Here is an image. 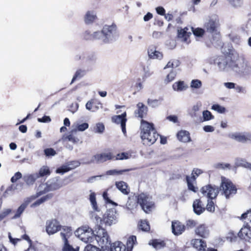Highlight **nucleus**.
<instances>
[{"label": "nucleus", "instance_id": "f257e3e1", "mask_svg": "<svg viewBox=\"0 0 251 251\" xmlns=\"http://www.w3.org/2000/svg\"><path fill=\"white\" fill-rule=\"evenodd\" d=\"M140 136L144 145L151 146L153 144L158 138L152 123H149L144 120L141 121Z\"/></svg>", "mask_w": 251, "mask_h": 251}, {"label": "nucleus", "instance_id": "f03ea898", "mask_svg": "<svg viewBox=\"0 0 251 251\" xmlns=\"http://www.w3.org/2000/svg\"><path fill=\"white\" fill-rule=\"evenodd\" d=\"M96 39L101 43L108 44L115 41L118 38L117 27L115 24L105 25L101 31H96Z\"/></svg>", "mask_w": 251, "mask_h": 251}, {"label": "nucleus", "instance_id": "7ed1b4c3", "mask_svg": "<svg viewBox=\"0 0 251 251\" xmlns=\"http://www.w3.org/2000/svg\"><path fill=\"white\" fill-rule=\"evenodd\" d=\"M91 219L95 221L96 225H100V226L103 224L106 226H110L113 224H115L118 222V214L114 209H109L104 213L102 218L98 217L94 212L90 213Z\"/></svg>", "mask_w": 251, "mask_h": 251}, {"label": "nucleus", "instance_id": "20e7f679", "mask_svg": "<svg viewBox=\"0 0 251 251\" xmlns=\"http://www.w3.org/2000/svg\"><path fill=\"white\" fill-rule=\"evenodd\" d=\"M235 57L232 58L231 54L225 56H218L214 59V64L217 66L219 71L227 72L233 70V65L235 62Z\"/></svg>", "mask_w": 251, "mask_h": 251}, {"label": "nucleus", "instance_id": "39448f33", "mask_svg": "<svg viewBox=\"0 0 251 251\" xmlns=\"http://www.w3.org/2000/svg\"><path fill=\"white\" fill-rule=\"evenodd\" d=\"M95 244H98L102 248L107 247L110 244L109 236L106 230L100 225H96L94 230Z\"/></svg>", "mask_w": 251, "mask_h": 251}, {"label": "nucleus", "instance_id": "423d86ee", "mask_svg": "<svg viewBox=\"0 0 251 251\" xmlns=\"http://www.w3.org/2000/svg\"><path fill=\"white\" fill-rule=\"evenodd\" d=\"M219 27V19L216 15L210 17L204 24V29L207 32L212 34L213 41H218L220 38Z\"/></svg>", "mask_w": 251, "mask_h": 251}, {"label": "nucleus", "instance_id": "0eeeda50", "mask_svg": "<svg viewBox=\"0 0 251 251\" xmlns=\"http://www.w3.org/2000/svg\"><path fill=\"white\" fill-rule=\"evenodd\" d=\"M233 71L243 78H249L251 76V64L247 60L237 61L235 60Z\"/></svg>", "mask_w": 251, "mask_h": 251}, {"label": "nucleus", "instance_id": "6e6552de", "mask_svg": "<svg viewBox=\"0 0 251 251\" xmlns=\"http://www.w3.org/2000/svg\"><path fill=\"white\" fill-rule=\"evenodd\" d=\"M75 233L76 236L84 243L95 244L94 231L88 226L79 227Z\"/></svg>", "mask_w": 251, "mask_h": 251}, {"label": "nucleus", "instance_id": "1a4fd4ad", "mask_svg": "<svg viewBox=\"0 0 251 251\" xmlns=\"http://www.w3.org/2000/svg\"><path fill=\"white\" fill-rule=\"evenodd\" d=\"M220 188L222 191V194L226 199L232 197L237 193V188L235 185L229 179L225 177H221Z\"/></svg>", "mask_w": 251, "mask_h": 251}, {"label": "nucleus", "instance_id": "9d476101", "mask_svg": "<svg viewBox=\"0 0 251 251\" xmlns=\"http://www.w3.org/2000/svg\"><path fill=\"white\" fill-rule=\"evenodd\" d=\"M137 203L140 204L142 209L146 212L149 213L151 210L153 203L151 197L144 193L139 195L137 197Z\"/></svg>", "mask_w": 251, "mask_h": 251}, {"label": "nucleus", "instance_id": "9b49d317", "mask_svg": "<svg viewBox=\"0 0 251 251\" xmlns=\"http://www.w3.org/2000/svg\"><path fill=\"white\" fill-rule=\"evenodd\" d=\"M115 156L110 151H105L94 155L91 160L86 162V164L102 163L108 160H112Z\"/></svg>", "mask_w": 251, "mask_h": 251}, {"label": "nucleus", "instance_id": "f8f14e48", "mask_svg": "<svg viewBox=\"0 0 251 251\" xmlns=\"http://www.w3.org/2000/svg\"><path fill=\"white\" fill-rule=\"evenodd\" d=\"M46 231L48 235H53L61 230L64 226H62L59 222L55 219L48 220L46 223ZM63 230V229H62ZM62 231H63L62 230Z\"/></svg>", "mask_w": 251, "mask_h": 251}, {"label": "nucleus", "instance_id": "ddd939ff", "mask_svg": "<svg viewBox=\"0 0 251 251\" xmlns=\"http://www.w3.org/2000/svg\"><path fill=\"white\" fill-rule=\"evenodd\" d=\"M63 231H61L60 235L62 238L64 246L63 251H78L69 244L68 239L72 235V229L70 227H64Z\"/></svg>", "mask_w": 251, "mask_h": 251}, {"label": "nucleus", "instance_id": "4468645a", "mask_svg": "<svg viewBox=\"0 0 251 251\" xmlns=\"http://www.w3.org/2000/svg\"><path fill=\"white\" fill-rule=\"evenodd\" d=\"M201 192L209 199L213 200L218 195L219 188L215 185H207L201 188Z\"/></svg>", "mask_w": 251, "mask_h": 251}, {"label": "nucleus", "instance_id": "2eb2a0df", "mask_svg": "<svg viewBox=\"0 0 251 251\" xmlns=\"http://www.w3.org/2000/svg\"><path fill=\"white\" fill-rule=\"evenodd\" d=\"M66 179H62L56 177L53 178L47 182L48 190L49 191H55L67 184Z\"/></svg>", "mask_w": 251, "mask_h": 251}, {"label": "nucleus", "instance_id": "dca6fc26", "mask_svg": "<svg viewBox=\"0 0 251 251\" xmlns=\"http://www.w3.org/2000/svg\"><path fill=\"white\" fill-rule=\"evenodd\" d=\"M75 59L76 61L81 60L83 63L93 64L96 62L97 57L94 53H81L76 55Z\"/></svg>", "mask_w": 251, "mask_h": 251}, {"label": "nucleus", "instance_id": "f3484780", "mask_svg": "<svg viewBox=\"0 0 251 251\" xmlns=\"http://www.w3.org/2000/svg\"><path fill=\"white\" fill-rule=\"evenodd\" d=\"M228 137L241 143H245L248 141H251V134L248 133L233 132L229 133Z\"/></svg>", "mask_w": 251, "mask_h": 251}, {"label": "nucleus", "instance_id": "a211bd4d", "mask_svg": "<svg viewBox=\"0 0 251 251\" xmlns=\"http://www.w3.org/2000/svg\"><path fill=\"white\" fill-rule=\"evenodd\" d=\"M238 236L242 241L251 243V227L248 225L243 226L238 233Z\"/></svg>", "mask_w": 251, "mask_h": 251}, {"label": "nucleus", "instance_id": "6ab92c4d", "mask_svg": "<svg viewBox=\"0 0 251 251\" xmlns=\"http://www.w3.org/2000/svg\"><path fill=\"white\" fill-rule=\"evenodd\" d=\"M126 113L125 112L121 115L114 116L112 117V121L113 123L116 124H121L122 132L125 135H126Z\"/></svg>", "mask_w": 251, "mask_h": 251}, {"label": "nucleus", "instance_id": "aec40b11", "mask_svg": "<svg viewBox=\"0 0 251 251\" xmlns=\"http://www.w3.org/2000/svg\"><path fill=\"white\" fill-rule=\"evenodd\" d=\"M80 163L77 160L72 161L67 163V165L62 166L56 170V173L63 174L71 170L74 169L78 167Z\"/></svg>", "mask_w": 251, "mask_h": 251}, {"label": "nucleus", "instance_id": "412c9836", "mask_svg": "<svg viewBox=\"0 0 251 251\" xmlns=\"http://www.w3.org/2000/svg\"><path fill=\"white\" fill-rule=\"evenodd\" d=\"M195 234L201 238H206L210 234L208 227L204 224H201L197 226L195 229Z\"/></svg>", "mask_w": 251, "mask_h": 251}, {"label": "nucleus", "instance_id": "4be33fe9", "mask_svg": "<svg viewBox=\"0 0 251 251\" xmlns=\"http://www.w3.org/2000/svg\"><path fill=\"white\" fill-rule=\"evenodd\" d=\"M185 229V226L181 222L178 221H175L172 222V232L176 235L181 234Z\"/></svg>", "mask_w": 251, "mask_h": 251}, {"label": "nucleus", "instance_id": "5701e85b", "mask_svg": "<svg viewBox=\"0 0 251 251\" xmlns=\"http://www.w3.org/2000/svg\"><path fill=\"white\" fill-rule=\"evenodd\" d=\"M148 55L151 59H161L163 58L162 52L156 50V47L153 46H150L148 50Z\"/></svg>", "mask_w": 251, "mask_h": 251}, {"label": "nucleus", "instance_id": "b1692460", "mask_svg": "<svg viewBox=\"0 0 251 251\" xmlns=\"http://www.w3.org/2000/svg\"><path fill=\"white\" fill-rule=\"evenodd\" d=\"M191 245L193 247L196 249L197 250L199 251H203L205 250V248L206 247V242L200 239H194L191 240Z\"/></svg>", "mask_w": 251, "mask_h": 251}, {"label": "nucleus", "instance_id": "393cba45", "mask_svg": "<svg viewBox=\"0 0 251 251\" xmlns=\"http://www.w3.org/2000/svg\"><path fill=\"white\" fill-rule=\"evenodd\" d=\"M76 132L77 130L76 129H72L67 135L63 136L62 140L63 141H69L74 144H77L79 140L75 136Z\"/></svg>", "mask_w": 251, "mask_h": 251}, {"label": "nucleus", "instance_id": "a878e982", "mask_svg": "<svg viewBox=\"0 0 251 251\" xmlns=\"http://www.w3.org/2000/svg\"><path fill=\"white\" fill-rule=\"evenodd\" d=\"M137 109L135 111V114L138 117L142 118L147 114L148 107L143 103L139 102L137 104Z\"/></svg>", "mask_w": 251, "mask_h": 251}, {"label": "nucleus", "instance_id": "bb28decb", "mask_svg": "<svg viewBox=\"0 0 251 251\" xmlns=\"http://www.w3.org/2000/svg\"><path fill=\"white\" fill-rule=\"evenodd\" d=\"M31 199L28 198H27L17 209L16 214L14 215V216L12 217L13 219H16L18 218H19L22 214L23 213L26 207H27V205L29 203V202L31 201Z\"/></svg>", "mask_w": 251, "mask_h": 251}, {"label": "nucleus", "instance_id": "cd10ccee", "mask_svg": "<svg viewBox=\"0 0 251 251\" xmlns=\"http://www.w3.org/2000/svg\"><path fill=\"white\" fill-rule=\"evenodd\" d=\"M194 212L197 215H201L205 211V208L202 206L201 201L197 199L194 201L193 203Z\"/></svg>", "mask_w": 251, "mask_h": 251}, {"label": "nucleus", "instance_id": "c85d7f7f", "mask_svg": "<svg viewBox=\"0 0 251 251\" xmlns=\"http://www.w3.org/2000/svg\"><path fill=\"white\" fill-rule=\"evenodd\" d=\"M115 185L117 188L124 195H128L130 192V189L127 184L124 181H116Z\"/></svg>", "mask_w": 251, "mask_h": 251}, {"label": "nucleus", "instance_id": "c756f323", "mask_svg": "<svg viewBox=\"0 0 251 251\" xmlns=\"http://www.w3.org/2000/svg\"><path fill=\"white\" fill-rule=\"evenodd\" d=\"M97 19L96 13L94 11H87L84 16V22L87 25L93 23Z\"/></svg>", "mask_w": 251, "mask_h": 251}, {"label": "nucleus", "instance_id": "7c9ffc66", "mask_svg": "<svg viewBox=\"0 0 251 251\" xmlns=\"http://www.w3.org/2000/svg\"><path fill=\"white\" fill-rule=\"evenodd\" d=\"M177 137L179 141L187 143L191 141L190 134L188 131L186 130H181L177 134Z\"/></svg>", "mask_w": 251, "mask_h": 251}, {"label": "nucleus", "instance_id": "2f4dec72", "mask_svg": "<svg viewBox=\"0 0 251 251\" xmlns=\"http://www.w3.org/2000/svg\"><path fill=\"white\" fill-rule=\"evenodd\" d=\"M202 106V104L201 102H198L194 104L192 109L189 112V116L192 118H197L199 116V114L198 112L200 110Z\"/></svg>", "mask_w": 251, "mask_h": 251}, {"label": "nucleus", "instance_id": "473e14b6", "mask_svg": "<svg viewBox=\"0 0 251 251\" xmlns=\"http://www.w3.org/2000/svg\"><path fill=\"white\" fill-rule=\"evenodd\" d=\"M188 28L185 27L184 29H181L178 30V37L182 38L183 41L189 43L188 38L191 34L190 32H188Z\"/></svg>", "mask_w": 251, "mask_h": 251}, {"label": "nucleus", "instance_id": "72a5a7b5", "mask_svg": "<svg viewBox=\"0 0 251 251\" xmlns=\"http://www.w3.org/2000/svg\"><path fill=\"white\" fill-rule=\"evenodd\" d=\"M188 86L183 81H178L175 82L172 86L173 90L175 91L181 92L186 90Z\"/></svg>", "mask_w": 251, "mask_h": 251}, {"label": "nucleus", "instance_id": "f704fd0d", "mask_svg": "<svg viewBox=\"0 0 251 251\" xmlns=\"http://www.w3.org/2000/svg\"><path fill=\"white\" fill-rule=\"evenodd\" d=\"M37 178V173L25 175L23 177L24 180L28 185H32Z\"/></svg>", "mask_w": 251, "mask_h": 251}, {"label": "nucleus", "instance_id": "c9c22d12", "mask_svg": "<svg viewBox=\"0 0 251 251\" xmlns=\"http://www.w3.org/2000/svg\"><path fill=\"white\" fill-rule=\"evenodd\" d=\"M126 246L121 242H116L111 246V251H126Z\"/></svg>", "mask_w": 251, "mask_h": 251}, {"label": "nucleus", "instance_id": "e433bc0d", "mask_svg": "<svg viewBox=\"0 0 251 251\" xmlns=\"http://www.w3.org/2000/svg\"><path fill=\"white\" fill-rule=\"evenodd\" d=\"M52 196H53V195L52 194H49L46 196H44L42 197V198H41L40 199L37 200L34 203H33L31 205V207H36V206L40 205L41 204H42V203L45 202V201L50 199L52 197Z\"/></svg>", "mask_w": 251, "mask_h": 251}, {"label": "nucleus", "instance_id": "4c0bfd02", "mask_svg": "<svg viewBox=\"0 0 251 251\" xmlns=\"http://www.w3.org/2000/svg\"><path fill=\"white\" fill-rule=\"evenodd\" d=\"M132 169H124L121 170H118L116 169H113L108 170L106 172L105 174L107 176H119L122 175L124 173L128 172L132 170Z\"/></svg>", "mask_w": 251, "mask_h": 251}, {"label": "nucleus", "instance_id": "58836bf2", "mask_svg": "<svg viewBox=\"0 0 251 251\" xmlns=\"http://www.w3.org/2000/svg\"><path fill=\"white\" fill-rule=\"evenodd\" d=\"M138 204L135 200L129 198L126 206L124 207H126L129 210H132L136 208Z\"/></svg>", "mask_w": 251, "mask_h": 251}, {"label": "nucleus", "instance_id": "ea45409f", "mask_svg": "<svg viewBox=\"0 0 251 251\" xmlns=\"http://www.w3.org/2000/svg\"><path fill=\"white\" fill-rule=\"evenodd\" d=\"M90 194L89 196V200L91 202L92 207L95 211H99L97 203L96 200V194L91 190H90Z\"/></svg>", "mask_w": 251, "mask_h": 251}, {"label": "nucleus", "instance_id": "a19ab883", "mask_svg": "<svg viewBox=\"0 0 251 251\" xmlns=\"http://www.w3.org/2000/svg\"><path fill=\"white\" fill-rule=\"evenodd\" d=\"M50 174V171L49 168L47 166L42 167L37 173L38 177H43L46 176H49Z\"/></svg>", "mask_w": 251, "mask_h": 251}, {"label": "nucleus", "instance_id": "79ce46f5", "mask_svg": "<svg viewBox=\"0 0 251 251\" xmlns=\"http://www.w3.org/2000/svg\"><path fill=\"white\" fill-rule=\"evenodd\" d=\"M163 100L162 98L157 99H149L147 100L148 104L153 108H155L160 105L161 101Z\"/></svg>", "mask_w": 251, "mask_h": 251}, {"label": "nucleus", "instance_id": "37998d69", "mask_svg": "<svg viewBox=\"0 0 251 251\" xmlns=\"http://www.w3.org/2000/svg\"><path fill=\"white\" fill-rule=\"evenodd\" d=\"M48 192H49V190H48L47 182L46 183H42L38 187L37 193V197Z\"/></svg>", "mask_w": 251, "mask_h": 251}, {"label": "nucleus", "instance_id": "c03bdc74", "mask_svg": "<svg viewBox=\"0 0 251 251\" xmlns=\"http://www.w3.org/2000/svg\"><path fill=\"white\" fill-rule=\"evenodd\" d=\"M85 71L84 70L79 69L77 70L72 78L71 84H72L76 79L81 78L85 75Z\"/></svg>", "mask_w": 251, "mask_h": 251}, {"label": "nucleus", "instance_id": "a18cd8bd", "mask_svg": "<svg viewBox=\"0 0 251 251\" xmlns=\"http://www.w3.org/2000/svg\"><path fill=\"white\" fill-rule=\"evenodd\" d=\"M17 189V186L12 184L9 186L3 194L4 197H7L9 196L12 195L14 193L15 190Z\"/></svg>", "mask_w": 251, "mask_h": 251}, {"label": "nucleus", "instance_id": "49530a36", "mask_svg": "<svg viewBox=\"0 0 251 251\" xmlns=\"http://www.w3.org/2000/svg\"><path fill=\"white\" fill-rule=\"evenodd\" d=\"M149 244L151 245L156 249H161L163 248L165 245V244L163 241L157 239L152 240V243H150Z\"/></svg>", "mask_w": 251, "mask_h": 251}, {"label": "nucleus", "instance_id": "de8ad7c7", "mask_svg": "<svg viewBox=\"0 0 251 251\" xmlns=\"http://www.w3.org/2000/svg\"><path fill=\"white\" fill-rule=\"evenodd\" d=\"M136 241V237L135 236H131L128 238L126 242L127 251H131L132 250Z\"/></svg>", "mask_w": 251, "mask_h": 251}, {"label": "nucleus", "instance_id": "09e8293b", "mask_svg": "<svg viewBox=\"0 0 251 251\" xmlns=\"http://www.w3.org/2000/svg\"><path fill=\"white\" fill-rule=\"evenodd\" d=\"M202 86V82L198 79H193L190 83V87L193 89H199Z\"/></svg>", "mask_w": 251, "mask_h": 251}, {"label": "nucleus", "instance_id": "8fccbe9b", "mask_svg": "<svg viewBox=\"0 0 251 251\" xmlns=\"http://www.w3.org/2000/svg\"><path fill=\"white\" fill-rule=\"evenodd\" d=\"M198 224V222L197 221L189 219L186 221L185 223V228L187 229H191L195 227Z\"/></svg>", "mask_w": 251, "mask_h": 251}, {"label": "nucleus", "instance_id": "3c124183", "mask_svg": "<svg viewBox=\"0 0 251 251\" xmlns=\"http://www.w3.org/2000/svg\"><path fill=\"white\" fill-rule=\"evenodd\" d=\"M192 180L193 179L190 178V176H186V181L187 183L188 188L189 190L194 192H196L198 191V188L196 187L192 183Z\"/></svg>", "mask_w": 251, "mask_h": 251}, {"label": "nucleus", "instance_id": "603ef678", "mask_svg": "<svg viewBox=\"0 0 251 251\" xmlns=\"http://www.w3.org/2000/svg\"><path fill=\"white\" fill-rule=\"evenodd\" d=\"M179 65H180V62L177 60H174L172 61H170L168 62L167 64L164 67V69H166V68H172L173 69L176 68V67L179 66Z\"/></svg>", "mask_w": 251, "mask_h": 251}, {"label": "nucleus", "instance_id": "864d4df0", "mask_svg": "<svg viewBox=\"0 0 251 251\" xmlns=\"http://www.w3.org/2000/svg\"><path fill=\"white\" fill-rule=\"evenodd\" d=\"M202 117L204 121H209L214 118V116L211 114V113L207 110L203 111Z\"/></svg>", "mask_w": 251, "mask_h": 251}, {"label": "nucleus", "instance_id": "5fc2aeb1", "mask_svg": "<svg viewBox=\"0 0 251 251\" xmlns=\"http://www.w3.org/2000/svg\"><path fill=\"white\" fill-rule=\"evenodd\" d=\"M176 75V71L172 70L170 73L167 75L166 78L165 79V82L169 83L173 81L175 78Z\"/></svg>", "mask_w": 251, "mask_h": 251}, {"label": "nucleus", "instance_id": "6e6d98bb", "mask_svg": "<svg viewBox=\"0 0 251 251\" xmlns=\"http://www.w3.org/2000/svg\"><path fill=\"white\" fill-rule=\"evenodd\" d=\"M241 219L245 220V222L248 223L250 222L251 223V209L247 211L246 213H243L241 217Z\"/></svg>", "mask_w": 251, "mask_h": 251}, {"label": "nucleus", "instance_id": "4d7b16f0", "mask_svg": "<svg viewBox=\"0 0 251 251\" xmlns=\"http://www.w3.org/2000/svg\"><path fill=\"white\" fill-rule=\"evenodd\" d=\"M139 227L143 231H148L150 229V225L146 220L141 221Z\"/></svg>", "mask_w": 251, "mask_h": 251}, {"label": "nucleus", "instance_id": "13d9d810", "mask_svg": "<svg viewBox=\"0 0 251 251\" xmlns=\"http://www.w3.org/2000/svg\"><path fill=\"white\" fill-rule=\"evenodd\" d=\"M95 33L96 31L91 34L90 31L86 30L83 33V37L86 40H97L95 35Z\"/></svg>", "mask_w": 251, "mask_h": 251}, {"label": "nucleus", "instance_id": "bf43d9fd", "mask_svg": "<svg viewBox=\"0 0 251 251\" xmlns=\"http://www.w3.org/2000/svg\"><path fill=\"white\" fill-rule=\"evenodd\" d=\"M211 109L219 113H224L226 112L225 107L218 104H213Z\"/></svg>", "mask_w": 251, "mask_h": 251}, {"label": "nucleus", "instance_id": "052dcab7", "mask_svg": "<svg viewBox=\"0 0 251 251\" xmlns=\"http://www.w3.org/2000/svg\"><path fill=\"white\" fill-rule=\"evenodd\" d=\"M230 165L228 163H218L213 165V167L218 169H225L226 168H229Z\"/></svg>", "mask_w": 251, "mask_h": 251}, {"label": "nucleus", "instance_id": "680f3d73", "mask_svg": "<svg viewBox=\"0 0 251 251\" xmlns=\"http://www.w3.org/2000/svg\"><path fill=\"white\" fill-rule=\"evenodd\" d=\"M104 130V126L102 123H98L94 128V131L96 133H102Z\"/></svg>", "mask_w": 251, "mask_h": 251}, {"label": "nucleus", "instance_id": "e2e57ef3", "mask_svg": "<svg viewBox=\"0 0 251 251\" xmlns=\"http://www.w3.org/2000/svg\"><path fill=\"white\" fill-rule=\"evenodd\" d=\"M206 208L207 211L211 212H213L215 211L214 203L212 200L208 199L207 200V204Z\"/></svg>", "mask_w": 251, "mask_h": 251}, {"label": "nucleus", "instance_id": "0e129e2a", "mask_svg": "<svg viewBox=\"0 0 251 251\" xmlns=\"http://www.w3.org/2000/svg\"><path fill=\"white\" fill-rule=\"evenodd\" d=\"M44 153L47 157L54 156L56 152L52 148H47L44 150Z\"/></svg>", "mask_w": 251, "mask_h": 251}, {"label": "nucleus", "instance_id": "69168bd1", "mask_svg": "<svg viewBox=\"0 0 251 251\" xmlns=\"http://www.w3.org/2000/svg\"><path fill=\"white\" fill-rule=\"evenodd\" d=\"M191 29L194 35L198 37L201 36L204 32V29L201 28L194 29L193 27H191Z\"/></svg>", "mask_w": 251, "mask_h": 251}, {"label": "nucleus", "instance_id": "338daca9", "mask_svg": "<svg viewBox=\"0 0 251 251\" xmlns=\"http://www.w3.org/2000/svg\"><path fill=\"white\" fill-rule=\"evenodd\" d=\"M203 173L202 171L199 169H194L192 173V176L190 177L191 178L193 179V180L195 181L196 176H198L200 174Z\"/></svg>", "mask_w": 251, "mask_h": 251}, {"label": "nucleus", "instance_id": "774afa93", "mask_svg": "<svg viewBox=\"0 0 251 251\" xmlns=\"http://www.w3.org/2000/svg\"><path fill=\"white\" fill-rule=\"evenodd\" d=\"M84 251H100V249L95 246L91 244L88 245L84 249Z\"/></svg>", "mask_w": 251, "mask_h": 251}]
</instances>
